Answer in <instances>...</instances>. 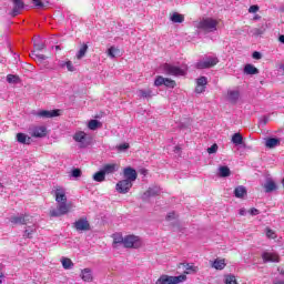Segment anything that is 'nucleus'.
Masks as SVG:
<instances>
[{"label": "nucleus", "instance_id": "nucleus-29", "mask_svg": "<svg viewBox=\"0 0 284 284\" xmlns=\"http://www.w3.org/2000/svg\"><path fill=\"white\" fill-rule=\"evenodd\" d=\"M103 124L99 120H91L88 123L89 130H99V128H102Z\"/></svg>", "mask_w": 284, "mask_h": 284}, {"label": "nucleus", "instance_id": "nucleus-57", "mask_svg": "<svg viewBox=\"0 0 284 284\" xmlns=\"http://www.w3.org/2000/svg\"><path fill=\"white\" fill-rule=\"evenodd\" d=\"M140 173H141V174H144V175H146V174H148V170H145V169H142V170L140 171Z\"/></svg>", "mask_w": 284, "mask_h": 284}, {"label": "nucleus", "instance_id": "nucleus-39", "mask_svg": "<svg viewBox=\"0 0 284 284\" xmlns=\"http://www.w3.org/2000/svg\"><path fill=\"white\" fill-rule=\"evenodd\" d=\"M164 84H165V78H163L162 75H158L154 81L155 88H161V85H164Z\"/></svg>", "mask_w": 284, "mask_h": 284}, {"label": "nucleus", "instance_id": "nucleus-59", "mask_svg": "<svg viewBox=\"0 0 284 284\" xmlns=\"http://www.w3.org/2000/svg\"><path fill=\"white\" fill-rule=\"evenodd\" d=\"M0 278H3V273L0 272Z\"/></svg>", "mask_w": 284, "mask_h": 284}, {"label": "nucleus", "instance_id": "nucleus-7", "mask_svg": "<svg viewBox=\"0 0 284 284\" xmlns=\"http://www.w3.org/2000/svg\"><path fill=\"white\" fill-rule=\"evenodd\" d=\"M29 134L33 139H43V136H48V128L43 125H33L29 129Z\"/></svg>", "mask_w": 284, "mask_h": 284}, {"label": "nucleus", "instance_id": "nucleus-11", "mask_svg": "<svg viewBox=\"0 0 284 284\" xmlns=\"http://www.w3.org/2000/svg\"><path fill=\"white\" fill-rule=\"evenodd\" d=\"M116 190L120 194H128L132 190V182L130 180H121L116 183Z\"/></svg>", "mask_w": 284, "mask_h": 284}, {"label": "nucleus", "instance_id": "nucleus-45", "mask_svg": "<svg viewBox=\"0 0 284 284\" xmlns=\"http://www.w3.org/2000/svg\"><path fill=\"white\" fill-rule=\"evenodd\" d=\"M266 236H267V239H276V232H274L270 227H266Z\"/></svg>", "mask_w": 284, "mask_h": 284}, {"label": "nucleus", "instance_id": "nucleus-9", "mask_svg": "<svg viewBox=\"0 0 284 284\" xmlns=\"http://www.w3.org/2000/svg\"><path fill=\"white\" fill-rule=\"evenodd\" d=\"M73 227L77 230V232H90L91 230L88 217H80L73 223Z\"/></svg>", "mask_w": 284, "mask_h": 284}, {"label": "nucleus", "instance_id": "nucleus-27", "mask_svg": "<svg viewBox=\"0 0 284 284\" xmlns=\"http://www.w3.org/2000/svg\"><path fill=\"white\" fill-rule=\"evenodd\" d=\"M88 44L83 43L80 48V50L77 53V59L79 61H81V59H83V57H85V54H88Z\"/></svg>", "mask_w": 284, "mask_h": 284}, {"label": "nucleus", "instance_id": "nucleus-61", "mask_svg": "<svg viewBox=\"0 0 284 284\" xmlns=\"http://www.w3.org/2000/svg\"><path fill=\"white\" fill-rule=\"evenodd\" d=\"M0 187H3V184L0 182Z\"/></svg>", "mask_w": 284, "mask_h": 284}, {"label": "nucleus", "instance_id": "nucleus-60", "mask_svg": "<svg viewBox=\"0 0 284 284\" xmlns=\"http://www.w3.org/2000/svg\"><path fill=\"white\" fill-rule=\"evenodd\" d=\"M55 50H60V47H59V45H57V47H55Z\"/></svg>", "mask_w": 284, "mask_h": 284}, {"label": "nucleus", "instance_id": "nucleus-15", "mask_svg": "<svg viewBox=\"0 0 284 284\" xmlns=\"http://www.w3.org/2000/svg\"><path fill=\"white\" fill-rule=\"evenodd\" d=\"M26 8L23 0H13V9L11 11V17H19L21 10Z\"/></svg>", "mask_w": 284, "mask_h": 284}, {"label": "nucleus", "instance_id": "nucleus-1", "mask_svg": "<svg viewBox=\"0 0 284 284\" xmlns=\"http://www.w3.org/2000/svg\"><path fill=\"white\" fill-rule=\"evenodd\" d=\"M196 28L203 32H216L219 28V20H214L212 18L203 19L196 24Z\"/></svg>", "mask_w": 284, "mask_h": 284}, {"label": "nucleus", "instance_id": "nucleus-58", "mask_svg": "<svg viewBox=\"0 0 284 284\" xmlns=\"http://www.w3.org/2000/svg\"><path fill=\"white\" fill-rule=\"evenodd\" d=\"M258 19H261V16H255V17H254V20H255V21L258 20Z\"/></svg>", "mask_w": 284, "mask_h": 284}, {"label": "nucleus", "instance_id": "nucleus-47", "mask_svg": "<svg viewBox=\"0 0 284 284\" xmlns=\"http://www.w3.org/2000/svg\"><path fill=\"white\" fill-rule=\"evenodd\" d=\"M71 176H73L74 179H79V176H81V169H73L71 172Z\"/></svg>", "mask_w": 284, "mask_h": 284}, {"label": "nucleus", "instance_id": "nucleus-24", "mask_svg": "<svg viewBox=\"0 0 284 284\" xmlns=\"http://www.w3.org/2000/svg\"><path fill=\"white\" fill-rule=\"evenodd\" d=\"M264 190L266 194L276 191V182H274V180H267L266 183L264 184Z\"/></svg>", "mask_w": 284, "mask_h": 284}, {"label": "nucleus", "instance_id": "nucleus-54", "mask_svg": "<svg viewBox=\"0 0 284 284\" xmlns=\"http://www.w3.org/2000/svg\"><path fill=\"white\" fill-rule=\"evenodd\" d=\"M67 69L69 70V72H74V65H72L71 61L67 62Z\"/></svg>", "mask_w": 284, "mask_h": 284}, {"label": "nucleus", "instance_id": "nucleus-50", "mask_svg": "<svg viewBox=\"0 0 284 284\" xmlns=\"http://www.w3.org/2000/svg\"><path fill=\"white\" fill-rule=\"evenodd\" d=\"M34 4V8H43V2L41 0H31Z\"/></svg>", "mask_w": 284, "mask_h": 284}, {"label": "nucleus", "instance_id": "nucleus-34", "mask_svg": "<svg viewBox=\"0 0 284 284\" xmlns=\"http://www.w3.org/2000/svg\"><path fill=\"white\" fill-rule=\"evenodd\" d=\"M215 270H225V260H215L212 264Z\"/></svg>", "mask_w": 284, "mask_h": 284}, {"label": "nucleus", "instance_id": "nucleus-18", "mask_svg": "<svg viewBox=\"0 0 284 284\" xmlns=\"http://www.w3.org/2000/svg\"><path fill=\"white\" fill-rule=\"evenodd\" d=\"M119 171V164L116 163H109V164H104L102 168V172H104L105 174H114V172Z\"/></svg>", "mask_w": 284, "mask_h": 284}, {"label": "nucleus", "instance_id": "nucleus-17", "mask_svg": "<svg viewBox=\"0 0 284 284\" xmlns=\"http://www.w3.org/2000/svg\"><path fill=\"white\" fill-rule=\"evenodd\" d=\"M80 278H82L84 283H92V281H94V277L92 276V270L83 268L81 271Z\"/></svg>", "mask_w": 284, "mask_h": 284}, {"label": "nucleus", "instance_id": "nucleus-49", "mask_svg": "<svg viewBox=\"0 0 284 284\" xmlns=\"http://www.w3.org/2000/svg\"><path fill=\"white\" fill-rule=\"evenodd\" d=\"M140 93L144 99H150V97H152V91H140Z\"/></svg>", "mask_w": 284, "mask_h": 284}, {"label": "nucleus", "instance_id": "nucleus-19", "mask_svg": "<svg viewBox=\"0 0 284 284\" xmlns=\"http://www.w3.org/2000/svg\"><path fill=\"white\" fill-rule=\"evenodd\" d=\"M31 59H34V61H37L38 63H43L44 61H47V59H50L51 54H41V53H37V51H32L30 54Z\"/></svg>", "mask_w": 284, "mask_h": 284}, {"label": "nucleus", "instance_id": "nucleus-32", "mask_svg": "<svg viewBox=\"0 0 284 284\" xmlns=\"http://www.w3.org/2000/svg\"><path fill=\"white\" fill-rule=\"evenodd\" d=\"M244 74H258V70L253 64H246L244 67Z\"/></svg>", "mask_w": 284, "mask_h": 284}, {"label": "nucleus", "instance_id": "nucleus-44", "mask_svg": "<svg viewBox=\"0 0 284 284\" xmlns=\"http://www.w3.org/2000/svg\"><path fill=\"white\" fill-rule=\"evenodd\" d=\"M209 154H216V152H219V144H212L209 149H207Z\"/></svg>", "mask_w": 284, "mask_h": 284}, {"label": "nucleus", "instance_id": "nucleus-13", "mask_svg": "<svg viewBox=\"0 0 284 284\" xmlns=\"http://www.w3.org/2000/svg\"><path fill=\"white\" fill-rule=\"evenodd\" d=\"M206 88H207V78L206 77H200L196 80L195 93L196 94H203V92H205Z\"/></svg>", "mask_w": 284, "mask_h": 284}, {"label": "nucleus", "instance_id": "nucleus-25", "mask_svg": "<svg viewBox=\"0 0 284 284\" xmlns=\"http://www.w3.org/2000/svg\"><path fill=\"white\" fill-rule=\"evenodd\" d=\"M245 194H247V189H245V186L240 185L234 189V195L236 199H243V196H245Z\"/></svg>", "mask_w": 284, "mask_h": 284}, {"label": "nucleus", "instance_id": "nucleus-8", "mask_svg": "<svg viewBox=\"0 0 284 284\" xmlns=\"http://www.w3.org/2000/svg\"><path fill=\"white\" fill-rule=\"evenodd\" d=\"M10 223H12V225H28V223H32V216L28 213L14 215L10 217Z\"/></svg>", "mask_w": 284, "mask_h": 284}, {"label": "nucleus", "instance_id": "nucleus-2", "mask_svg": "<svg viewBox=\"0 0 284 284\" xmlns=\"http://www.w3.org/2000/svg\"><path fill=\"white\" fill-rule=\"evenodd\" d=\"M70 210H72V202H58L57 209L51 210L49 214L52 217L65 216Z\"/></svg>", "mask_w": 284, "mask_h": 284}, {"label": "nucleus", "instance_id": "nucleus-4", "mask_svg": "<svg viewBox=\"0 0 284 284\" xmlns=\"http://www.w3.org/2000/svg\"><path fill=\"white\" fill-rule=\"evenodd\" d=\"M215 65H219V58L207 57L204 60L199 61L195 64V68L197 70H209L210 68H214Z\"/></svg>", "mask_w": 284, "mask_h": 284}, {"label": "nucleus", "instance_id": "nucleus-38", "mask_svg": "<svg viewBox=\"0 0 284 284\" xmlns=\"http://www.w3.org/2000/svg\"><path fill=\"white\" fill-rule=\"evenodd\" d=\"M120 50L111 47L108 49V57H110V59H114V57H116L119 54Z\"/></svg>", "mask_w": 284, "mask_h": 284}, {"label": "nucleus", "instance_id": "nucleus-37", "mask_svg": "<svg viewBox=\"0 0 284 284\" xmlns=\"http://www.w3.org/2000/svg\"><path fill=\"white\" fill-rule=\"evenodd\" d=\"M7 81H8V83H20L21 78H19V75H14V74H8Z\"/></svg>", "mask_w": 284, "mask_h": 284}, {"label": "nucleus", "instance_id": "nucleus-56", "mask_svg": "<svg viewBox=\"0 0 284 284\" xmlns=\"http://www.w3.org/2000/svg\"><path fill=\"white\" fill-rule=\"evenodd\" d=\"M278 41H280V43H284V34L278 37Z\"/></svg>", "mask_w": 284, "mask_h": 284}, {"label": "nucleus", "instance_id": "nucleus-40", "mask_svg": "<svg viewBox=\"0 0 284 284\" xmlns=\"http://www.w3.org/2000/svg\"><path fill=\"white\" fill-rule=\"evenodd\" d=\"M37 232V229H27L23 233V239H32V235Z\"/></svg>", "mask_w": 284, "mask_h": 284}, {"label": "nucleus", "instance_id": "nucleus-41", "mask_svg": "<svg viewBox=\"0 0 284 284\" xmlns=\"http://www.w3.org/2000/svg\"><path fill=\"white\" fill-rule=\"evenodd\" d=\"M164 85H165V88H176V81H174L170 78H165Z\"/></svg>", "mask_w": 284, "mask_h": 284}, {"label": "nucleus", "instance_id": "nucleus-46", "mask_svg": "<svg viewBox=\"0 0 284 284\" xmlns=\"http://www.w3.org/2000/svg\"><path fill=\"white\" fill-rule=\"evenodd\" d=\"M34 52L37 53V52H41V51H43V50H45V44H43V43H37V44H34Z\"/></svg>", "mask_w": 284, "mask_h": 284}, {"label": "nucleus", "instance_id": "nucleus-53", "mask_svg": "<svg viewBox=\"0 0 284 284\" xmlns=\"http://www.w3.org/2000/svg\"><path fill=\"white\" fill-rule=\"evenodd\" d=\"M252 57H253V59H256L257 61L263 58V55L258 51H254Z\"/></svg>", "mask_w": 284, "mask_h": 284}, {"label": "nucleus", "instance_id": "nucleus-6", "mask_svg": "<svg viewBox=\"0 0 284 284\" xmlns=\"http://www.w3.org/2000/svg\"><path fill=\"white\" fill-rule=\"evenodd\" d=\"M141 245H143V243L141 242V237H139L136 235H126L124 237L123 246L126 248L139 250V247H141Z\"/></svg>", "mask_w": 284, "mask_h": 284}, {"label": "nucleus", "instance_id": "nucleus-28", "mask_svg": "<svg viewBox=\"0 0 284 284\" xmlns=\"http://www.w3.org/2000/svg\"><path fill=\"white\" fill-rule=\"evenodd\" d=\"M93 181H95L97 183H103V181H105V173L103 172V170L93 174Z\"/></svg>", "mask_w": 284, "mask_h": 284}, {"label": "nucleus", "instance_id": "nucleus-23", "mask_svg": "<svg viewBox=\"0 0 284 284\" xmlns=\"http://www.w3.org/2000/svg\"><path fill=\"white\" fill-rule=\"evenodd\" d=\"M87 136L88 133H85V131H78L73 134V141H75V143H83Z\"/></svg>", "mask_w": 284, "mask_h": 284}, {"label": "nucleus", "instance_id": "nucleus-31", "mask_svg": "<svg viewBox=\"0 0 284 284\" xmlns=\"http://www.w3.org/2000/svg\"><path fill=\"white\" fill-rule=\"evenodd\" d=\"M171 21L173 23H183L185 21V17L183 14H180V13L175 12L171 17Z\"/></svg>", "mask_w": 284, "mask_h": 284}, {"label": "nucleus", "instance_id": "nucleus-52", "mask_svg": "<svg viewBox=\"0 0 284 284\" xmlns=\"http://www.w3.org/2000/svg\"><path fill=\"white\" fill-rule=\"evenodd\" d=\"M250 214H251V216H258V214H261V211L253 207L250 210Z\"/></svg>", "mask_w": 284, "mask_h": 284}, {"label": "nucleus", "instance_id": "nucleus-16", "mask_svg": "<svg viewBox=\"0 0 284 284\" xmlns=\"http://www.w3.org/2000/svg\"><path fill=\"white\" fill-rule=\"evenodd\" d=\"M123 174L126 181H130L131 183H134V181H136V170L129 166L124 169Z\"/></svg>", "mask_w": 284, "mask_h": 284}, {"label": "nucleus", "instance_id": "nucleus-55", "mask_svg": "<svg viewBox=\"0 0 284 284\" xmlns=\"http://www.w3.org/2000/svg\"><path fill=\"white\" fill-rule=\"evenodd\" d=\"M119 149L120 150H129L130 149V144L129 143L120 144Z\"/></svg>", "mask_w": 284, "mask_h": 284}, {"label": "nucleus", "instance_id": "nucleus-14", "mask_svg": "<svg viewBox=\"0 0 284 284\" xmlns=\"http://www.w3.org/2000/svg\"><path fill=\"white\" fill-rule=\"evenodd\" d=\"M54 197L58 203H68V195H65V190L61 186L55 187Z\"/></svg>", "mask_w": 284, "mask_h": 284}, {"label": "nucleus", "instance_id": "nucleus-21", "mask_svg": "<svg viewBox=\"0 0 284 284\" xmlns=\"http://www.w3.org/2000/svg\"><path fill=\"white\" fill-rule=\"evenodd\" d=\"M161 194V187L160 186H152L146 190L144 193V196L150 199V196H159Z\"/></svg>", "mask_w": 284, "mask_h": 284}, {"label": "nucleus", "instance_id": "nucleus-42", "mask_svg": "<svg viewBox=\"0 0 284 284\" xmlns=\"http://www.w3.org/2000/svg\"><path fill=\"white\" fill-rule=\"evenodd\" d=\"M225 284H239V282H236V276L227 275L225 278Z\"/></svg>", "mask_w": 284, "mask_h": 284}, {"label": "nucleus", "instance_id": "nucleus-33", "mask_svg": "<svg viewBox=\"0 0 284 284\" xmlns=\"http://www.w3.org/2000/svg\"><path fill=\"white\" fill-rule=\"evenodd\" d=\"M232 143H234V145H243V135H241V133L233 134Z\"/></svg>", "mask_w": 284, "mask_h": 284}, {"label": "nucleus", "instance_id": "nucleus-26", "mask_svg": "<svg viewBox=\"0 0 284 284\" xmlns=\"http://www.w3.org/2000/svg\"><path fill=\"white\" fill-rule=\"evenodd\" d=\"M240 97H241V93L239 91H229L227 92V100L231 103H236V101H239Z\"/></svg>", "mask_w": 284, "mask_h": 284}, {"label": "nucleus", "instance_id": "nucleus-3", "mask_svg": "<svg viewBox=\"0 0 284 284\" xmlns=\"http://www.w3.org/2000/svg\"><path fill=\"white\" fill-rule=\"evenodd\" d=\"M187 280V275H179V276H169L161 275L160 278L155 282V284H179L183 283V281Z\"/></svg>", "mask_w": 284, "mask_h": 284}, {"label": "nucleus", "instance_id": "nucleus-30", "mask_svg": "<svg viewBox=\"0 0 284 284\" xmlns=\"http://www.w3.org/2000/svg\"><path fill=\"white\" fill-rule=\"evenodd\" d=\"M62 263V267L64 270H72V267H74V263L72 262V260L68 258V257H63L61 260Z\"/></svg>", "mask_w": 284, "mask_h": 284}, {"label": "nucleus", "instance_id": "nucleus-43", "mask_svg": "<svg viewBox=\"0 0 284 284\" xmlns=\"http://www.w3.org/2000/svg\"><path fill=\"white\" fill-rule=\"evenodd\" d=\"M124 241H125V237H123V236H119V235L113 236V244L114 245H118L119 243L124 244Z\"/></svg>", "mask_w": 284, "mask_h": 284}, {"label": "nucleus", "instance_id": "nucleus-48", "mask_svg": "<svg viewBox=\"0 0 284 284\" xmlns=\"http://www.w3.org/2000/svg\"><path fill=\"white\" fill-rule=\"evenodd\" d=\"M258 11V6L257 4H253V6H251L250 8H248V12L251 13V14H254V13H256Z\"/></svg>", "mask_w": 284, "mask_h": 284}, {"label": "nucleus", "instance_id": "nucleus-10", "mask_svg": "<svg viewBox=\"0 0 284 284\" xmlns=\"http://www.w3.org/2000/svg\"><path fill=\"white\" fill-rule=\"evenodd\" d=\"M263 263H281V255L276 252L262 253Z\"/></svg>", "mask_w": 284, "mask_h": 284}, {"label": "nucleus", "instance_id": "nucleus-51", "mask_svg": "<svg viewBox=\"0 0 284 284\" xmlns=\"http://www.w3.org/2000/svg\"><path fill=\"white\" fill-rule=\"evenodd\" d=\"M174 219H176V213L175 212H170L166 215V221H174Z\"/></svg>", "mask_w": 284, "mask_h": 284}, {"label": "nucleus", "instance_id": "nucleus-20", "mask_svg": "<svg viewBox=\"0 0 284 284\" xmlns=\"http://www.w3.org/2000/svg\"><path fill=\"white\" fill-rule=\"evenodd\" d=\"M17 141L22 145H30L32 143V138L26 133H17Z\"/></svg>", "mask_w": 284, "mask_h": 284}, {"label": "nucleus", "instance_id": "nucleus-12", "mask_svg": "<svg viewBox=\"0 0 284 284\" xmlns=\"http://www.w3.org/2000/svg\"><path fill=\"white\" fill-rule=\"evenodd\" d=\"M37 116H39L40 119H54V116H61V110H42L37 113Z\"/></svg>", "mask_w": 284, "mask_h": 284}, {"label": "nucleus", "instance_id": "nucleus-5", "mask_svg": "<svg viewBox=\"0 0 284 284\" xmlns=\"http://www.w3.org/2000/svg\"><path fill=\"white\" fill-rule=\"evenodd\" d=\"M162 70L165 74H169V77H183L185 74V71H183V69L172 65L170 63H164L162 65Z\"/></svg>", "mask_w": 284, "mask_h": 284}, {"label": "nucleus", "instance_id": "nucleus-22", "mask_svg": "<svg viewBox=\"0 0 284 284\" xmlns=\"http://www.w3.org/2000/svg\"><path fill=\"white\" fill-rule=\"evenodd\" d=\"M266 148L270 150L276 148L277 145H281V139L278 138H268L265 142Z\"/></svg>", "mask_w": 284, "mask_h": 284}, {"label": "nucleus", "instance_id": "nucleus-36", "mask_svg": "<svg viewBox=\"0 0 284 284\" xmlns=\"http://www.w3.org/2000/svg\"><path fill=\"white\" fill-rule=\"evenodd\" d=\"M199 272V267L186 264V268L184 271V274L182 276H185V274H196Z\"/></svg>", "mask_w": 284, "mask_h": 284}, {"label": "nucleus", "instance_id": "nucleus-35", "mask_svg": "<svg viewBox=\"0 0 284 284\" xmlns=\"http://www.w3.org/2000/svg\"><path fill=\"white\" fill-rule=\"evenodd\" d=\"M220 176L222 179H225L227 176H230V174H232V171H230V169L227 166H220Z\"/></svg>", "mask_w": 284, "mask_h": 284}]
</instances>
